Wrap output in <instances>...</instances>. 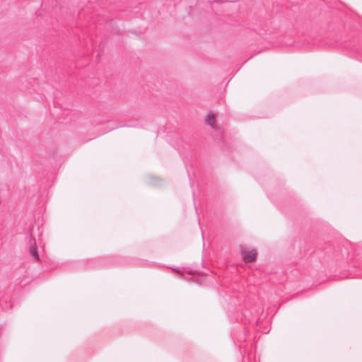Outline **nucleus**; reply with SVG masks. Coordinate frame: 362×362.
Here are the masks:
<instances>
[{
    "mask_svg": "<svg viewBox=\"0 0 362 362\" xmlns=\"http://www.w3.org/2000/svg\"><path fill=\"white\" fill-rule=\"evenodd\" d=\"M176 272H177L178 274H181V272L179 269L176 270Z\"/></svg>",
    "mask_w": 362,
    "mask_h": 362,
    "instance_id": "20e7f679",
    "label": "nucleus"
},
{
    "mask_svg": "<svg viewBox=\"0 0 362 362\" xmlns=\"http://www.w3.org/2000/svg\"><path fill=\"white\" fill-rule=\"evenodd\" d=\"M206 123L212 128L216 127L215 116L213 114H209L206 118Z\"/></svg>",
    "mask_w": 362,
    "mask_h": 362,
    "instance_id": "f03ea898",
    "label": "nucleus"
},
{
    "mask_svg": "<svg viewBox=\"0 0 362 362\" xmlns=\"http://www.w3.org/2000/svg\"><path fill=\"white\" fill-rule=\"evenodd\" d=\"M30 254L32 255V257L35 259H39V256H38V254H37V250L35 248V247L34 246H32L30 247Z\"/></svg>",
    "mask_w": 362,
    "mask_h": 362,
    "instance_id": "7ed1b4c3",
    "label": "nucleus"
},
{
    "mask_svg": "<svg viewBox=\"0 0 362 362\" xmlns=\"http://www.w3.org/2000/svg\"><path fill=\"white\" fill-rule=\"evenodd\" d=\"M241 254L244 260L247 262H255L257 255V252L255 249L249 250L246 248H242Z\"/></svg>",
    "mask_w": 362,
    "mask_h": 362,
    "instance_id": "f257e3e1",
    "label": "nucleus"
}]
</instances>
